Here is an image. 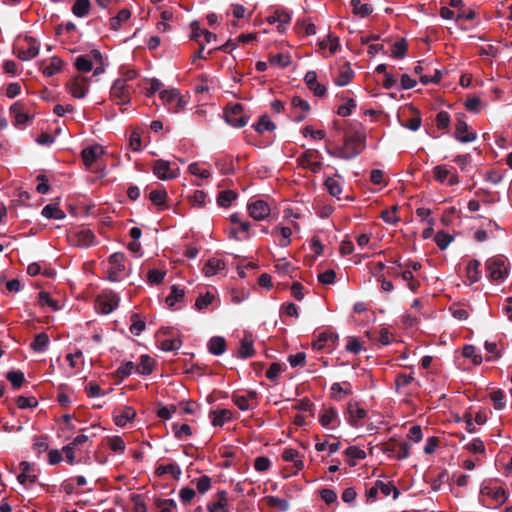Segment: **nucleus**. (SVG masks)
Returning a JSON list of instances; mask_svg holds the SVG:
<instances>
[{
    "mask_svg": "<svg viewBox=\"0 0 512 512\" xmlns=\"http://www.w3.org/2000/svg\"><path fill=\"white\" fill-rule=\"evenodd\" d=\"M365 145V137L361 133H354L345 137L344 144L334 150L326 148L327 153L335 158L345 160L358 156Z\"/></svg>",
    "mask_w": 512,
    "mask_h": 512,
    "instance_id": "nucleus-1",
    "label": "nucleus"
},
{
    "mask_svg": "<svg viewBox=\"0 0 512 512\" xmlns=\"http://www.w3.org/2000/svg\"><path fill=\"white\" fill-rule=\"evenodd\" d=\"M106 278L112 282H119L128 276V269L125 264V255L120 252L109 256L104 264Z\"/></svg>",
    "mask_w": 512,
    "mask_h": 512,
    "instance_id": "nucleus-2",
    "label": "nucleus"
},
{
    "mask_svg": "<svg viewBox=\"0 0 512 512\" xmlns=\"http://www.w3.org/2000/svg\"><path fill=\"white\" fill-rule=\"evenodd\" d=\"M480 494L484 501L488 500L490 506L500 507L509 497L508 492L501 486L492 482H485L482 484Z\"/></svg>",
    "mask_w": 512,
    "mask_h": 512,
    "instance_id": "nucleus-3",
    "label": "nucleus"
},
{
    "mask_svg": "<svg viewBox=\"0 0 512 512\" xmlns=\"http://www.w3.org/2000/svg\"><path fill=\"white\" fill-rule=\"evenodd\" d=\"M487 277L495 283L502 282L508 275V268L503 257H493L486 262Z\"/></svg>",
    "mask_w": 512,
    "mask_h": 512,
    "instance_id": "nucleus-4",
    "label": "nucleus"
},
{
    "mask_svg": "<svg viewBox=\"0 0 512 512\" xmlns=\"http://www.w3.org/2000/svg\"><path fill=\"white\" fill-rule=\"evenodd\" d=\"M368 417V412L357 402H349L347 404L345 418L346 421L354 428L363 427Z\"/></svg>",
    "mask_w": 512,
    "mask_h": 512,
    "instance_id": "nucleus-5",
    "label": "nucleus"
},
{
    "mask_svg": "<svg viewBox=\"0 0 512 512\" xmlns=\"http://www.w3.org/2000/svg\"><path fill=\"white\" fill-rule=\"evenodd\" d=\"M14 51L19 59L28 61L38 55L39 44L34 38L27 36L16 45Z\"/></svg>",
    "mask_w": 512,
    "mask_h": 512,
    "instance_id": "nucleus-6",
    "label": "nucleus"
},
{
    "mask_svg": "<svg viewBox=\"0 0 512 512\" xmlns=\"http://www.w3.org/2000/svg\"><path fill=\"white\" fill-rule=\"evenodd\" d=\"M119 302L120 297L115 292H103L96 299V310L105 315L109 314L119 306Z\"/></svg>",
    "mask_w": 512,
    "mask_h": 512,
    "instance_id": "nucleus-7",
    "label": "nucleus"
},
{
    "mask_svg": "<svg viewBox=\"0 0 512 512\" xmlns=\"http://www.w3.org/2000/svg\"><path fill=\"white\" fill-rule=\"evenodd\" d=\"M160 99L163 105L173 113L179 112L186 105V102L176 89L160 91Z\"/></svg>",
    "mask_w": 512,
    "mask_h": 512,
    "instance_id": "nucleus-8",
    "label": "nucleus"
},
{
    "mask_svg": "<svg viewBox=\"0 0 512 512\" xmlns=\"http://www.w3.org/2000/svg\"><path fill=\"white\" fill-rule=\"evenodd\" d=\"M131 87L124 80H115L111 89V99L118 105L128 104L131 100Z\"/></svg>",
    "mask_w": 512,
    "mask_h": 512,
    "instance_id": "nucleus-9",
    "label": "nucleus"
},
{
    "mask_svg": "<svg viewBox=\"0 0 512 512\" xmlns=\"http://www.w3.org/2000/svg\"><path fill=\"white\" fill-rule=\"evenodd\" d=\"M319 423L325 429L335 430L340 424L338 411L334 407H323L318 416Z\"/></svg>",
    "mask_w": 512,
    "mask_h": 512,
    "instance_id": "nucleus-10",
    "label": "nucleus"
},
{
    "mask_svg": "<svg viewBox=\"0 0 512 512\" xmlns=\"http://www.w3.org/2000/svg\"><path fill=\"white\" fill-rule=\"evenodd\" d=\"M153 173L160 180H170L179 176V168H173L169 161L158 159L153 164Z\"/></svg>",
    "mask_w": 512,
    "mask_h": 512,
    "instance_id": "nucleus-11",
    "label": "nucleus"
},
{
    "mask_svg": "<svg viewBox=\"0 0 512 512\" xmlns=\"http://www.w3.org/2000/svg\"><path fill=\"white\" fill-rule=\"evenodd\" d=\"M320 153L315 149L306 150L299 158L298 163L301 167L309 169L313 173H318L322 168V163L318 160Z\"/></svg>",
    "mask_w": 512,
    "mask_h": 512,
    "instance_id": "nucleus-12",
    "label": "nucleus"
},
{
    "mask_svg": "<svg viewBox=\"0 0 512 512\" xmlns=\"http://www.w3.org/2000/svg\"><path fill=\"white\" fill-rule=\"evenodd\" d=\"M310 111L309 103L299 96H294L290 104V117L296 121L301 122L306 119Z\"/></svg>",
    "mask_w": 512,
    "mask_h": 512,
    "instance_id": "nucleus-13",
    "label": "nucleus"
},
{
    "mask_svg": "<svg viewBox=\"0 0 512 512\" xmlns=\"http://www.w3.org/2000/svg\"><path fill=\"white\" fill-rule=\"evenodd\" d=\"M89 83L88 79L81 76H74L67 83V90L74 98H84L88 92Z\"/></svg>",
    "mask_w": 512,
    "mask_h": 512,
    "instance_id": "nucleus-14",
    "label": "nucleus"
},
{
    "mask_svg": "<svg viewBox=\"0 0 512 512\" xmlns=\"http://www.w3.org/2000/svg\"><path fill=\"white\" fill-rule=\"evenodd\" d=\"M338 336L331 332H322L312 343V348L320 352H329L334 348Z\"/></svg>",
    "mask_w": 512,
    "mask_h": 512,
    "instance_id": "nucleus-15",
    "label": "nucleus"
},
{
    "mask_svg": "<svg viewBox=\"0 0 512 512\" xmlns=\"http://www.w3.org/2000/svg\"><path fill=\"white\" fill-rule=\"evenodd\" d=\"M104 155L101 145H92L82 150L81 156L86 168L92 170L93 165Z\"/></svg>",
    "mask_w": 512,
    "mask_h": 512,
    "instance_id": "nucleus-16",
    "label": "nucleus"
},
{
    "mask_svg": "<svg viewBox=\"0 0 512 512\" xmlns=\"http://www.w3.org/2000/svg\"><path fill=\"white\" fill-rule=\"evenodd\" d=\"M433 175L440 183L448 181V185L450 186H454L459 183V178L454 172V169H450L446 165L435 166L433 169Z\"/></svg>",
    "mask_w": 512,
    "mask_h": 512,
    "instance_id": "nucleus-17",
    "label": "nucleus"
},
{
    "mask_svg": "<svg viewBox=\"0 0 512 512\" xmlns=\"http://www.w3.org/2000/svg\"><path fill=\"white\" fill-rule=\"evenodd\" d=\"M136 417V411L133 407L123 406L113 411L114 423L119 427H125Z\"/></svg>",
    "mask_w": 512,
    "mask_h": 512,
    "instance_id": "nucleus-18",
    "label": "nucleus"
},
{
    "mask_svg": "<svg viewBox=\"0 0 512 512\" xmlns=\"http://www.w3.org/2000/svg\"><path fill=\"white\" fill-rule=\"evenodd\" d=\"M247 209L249 215L257 221L265 219L270 214V207L263 200H255L249 203Z\"/></svg>",
    "mask_w": 512,
    "mask_h": 512,
    "instance_id": "nucleus-19",
    "label": "nucleus"
},
{
    "mask_svg": "<svg viewBox=\"0 0 512 512\" xmlns=\"http://www.w3.org/2000/svg\"><path fill=\"white\" fill-rule=\"evenodd\" d=\"M455 138L462 143H470L476 139V133L469 129L464 120L458 119L455 126Z\"/></svg>",
    "mask_w": 512,
    "mask_h": 512,
    "instance_id": "nucleus-20",
    "label": "nucleus"
},
{
    "mask_svg": "<svg viewBox=\"0 0 512 512\" xmlns=\"http://www.w3.org/2000/svg\"><path fill=\"white\" fill-rule=\"evenodd\" d=\"M243 108L240 104H236L226 112V121L234 127H243L247 124L248 119L242 115Z\"/></svg>",
    "mask_w": 512,
    "mask_h": 512,
    "instance_id": "nucleus-21",
    "label": "nucleus"
},
{
    "mask_svg": "<svg viewBox=\"0 0 512 512\" xmlns=\"http://www.w3.org/2000/svg\"><path fill=\"white\" fill-rule=\"evenodd\" d=\"M256 396V392L250 391L245 395L234 396L233 401L240 410L246 411L256 406Z\"/></svg>",
    "mask_w": 512,
    "mask_h": 512,
    "instance_id": "nucleus-22",
    "label": "nucleus"
},
{
    "mask_svg": "<svg viewBox=\"0 0 512 512\" xmlns=\"http://www.w3.org/2000/svg\"><path fill=\"white\" fill-rule=\"evenodd\" d=\"M307 87L315 96L322 97L326 93V87L317 81V74L314 71H308L304 77Z\"/></svg>",
    "mask_w": 512,
    "mask_h": 512,
    "instance_id": "nucleus-23",
    "label": "nucleus"
},
{
    "mask_svg": "<svg viewBox=\"0 0 512 512\" xmlns=\"http://www.w3.org/2000/svg\"><path fill=\"white\" fill-rule=\"evenodd\" d=\"M212 425L222 427L225 423L232 420L233 413L229 409L213 410L209 415Z\"/></svg>",
    "mask_w": 512,
    "mask_h": 512,
    "instance_id": "nucleus-24",
    "label": "nucleus"
},
{
    "mask_svg": "<svg viewBox=\"0 0 512 512\" xmlns=\"http://www.w3.org/2000/svg\"><path fill=\"white\" fill-rule=\"evenodd\" d=\"M225 269V262L220 258H210L203 266V273L206 277H212Z\"/></svg>",
    "mask_w": 512,
    "mask_h": 512,
    "instance_id": "nucleus-25",
    "label": "nucleus"
},
{
    "mask_svg": "<svg viewBox=\"0 0 512 512\" xmlns=\"http://www.w3.org/2000/svg\"><path fill=\"white\" fill-rule=\"evenodd\" d=\"M354 76V71L352 70L349 63H344L340 66L339 74L335 78V84L338 86H345L350 83Z\"/></svg>",
    "mask_w": 512,
    "mask_h": 512,
    "instance_id": "nucleus-26",
    "label": "nucleus"
},
{
    "mask_svg": "<svg viewBox=\"0 0 512 512\" xmlns=\"http://www.w3.org/2000/svg\"><path fill=\"white\" fill-rule=\"evenodd\" d=\"M185 297L184 289L179 288L176 285L171 287L170 294L166 297L165 303L170 309H175L176 304L183 301Z\"/></svg>",
    "mask_w": 512,
    "mask_h": 512,
    "instance_id": "nucleus-27",
    "label": "nucleus"
},
{
    "mask_svg": "<svg viewBox=\"0 0 512 512\" xmlns=\"http://www.w3.org/2000/svg\"><path fill=\"white\" fill-rule=\"evenodd\" d=\"M131 17V11L127 8L121 9L115 17L110 19V28L114 31L121 29L124 23H126Z\"/></svg>",
    "mask_w": 512,
    "mask_h": 512,
    "instance_id": "nucleus-28",
    "label": "nucleus"
},
{
    "mask_svg": "<svg viewBox=\"0 0 512 512\" xmlns=\"http://www.w3.org/2000/svg\"><path fill=\"white\" fill-rule=\"evenodd\" d=\"M207 510L209 512H228L227 493L225 491H219L217 493V501L209 503Z\"/></svg>",
    "mask_w": 512,
    "mask_h": 512,
    "instance_id": "nucleus-29",
    "label": "nucleus"
},
{
    "mask_svg": "<svg viewBox=\"0 0 512 512\" xmlns=\"http://www.w3.org/2000/svg\"><path fill=\"white\" fill-rule=\"evenodd\" d=\"M10 113L17 125H25L30 119L29 115L24 112L23 105L20 102H16L10 107Z\"/></svg>",
    "mask_w": 512,
    "mask_h": 512,
    "instance_id": "nucleus-30",
    "label": "nucleus"
},
{
    "mask_svg": "<svg viewBox=\"0 0 512 512\" xmlns=\"http://www.w3.org/2000/svg\"><path fill=\"white\" fill-rule=\"evenodd\" d=\"M395 274L402 278L412 292H416L418 290L420 282L415 279L414 274L410 269H402L399 272L395 271Z\"/></svg>",
    "mask_w": 512,
    "mask_h": 512,
    "instance_id": "nucleus-31",
    "label": "nucleus"
},
{
    "mask_svg": "<svg viewBox=\"0 0 512 512\" xmlns=\"http://www.w3.org/2000/svg\"><path fill=\"white\" fill-rule=\"evenodd\" d=\"M216 300V295L210 291L201 294L195 301V309L199 312L206 310Z\"/></svg>",
    "mask_w": 512,
    "mask_h": 512,
    "instance_id": "nucleus-32",
    "label": "nucleus"
},
{
    "mask_svg": "<svg viewBox=\"0 0 512 512\" xmlns=\"http://www.w3.org/2000/svg\"><path fill=\"white\" fill-rule=\"evenodd\" d=\"M20 469L21 473L18 475L17 479L21 484H25L26 482L35 483L36 482V475L31 474L30 471L32 469V466L30 463L23 461L20 463Z\"/></svg>",
    "mask_w": 512,
    "mask_h": 512,
    "instance_id": "nucleus-33",
    "label": "nucleus"
},
{
    "mask_svg": "<svg viewBox=\"0 0 512 512\" xmlns=\"http://www.w3.org/2000/svg\"><path fill=\"white\" fill-rule=\"evenodd\" d=\"M282 459L286 462H293L295 468L299 471L304 467L303 461L299 458V453L296 449L287 448L282 453Z\"/></svg>",
    "mask_w": 512,
    "mask_h": 512,
    "instance_id": "nucleus-34",
    "label": "nucleus"
},
{
    "mask_svg": "<svg viewBox=\"0 0 512 512\" xmlns=\"http://www.w3.org/2000/svg\"><path fill=\"white\" fill-rule=\"evenodd\" d=\"M321 50L324 52L328 50L329 56L334 55L340 47L338 37H334L332 35H327V38L320 41L319 43Z\"/></svg>",
    "mask_w": 512,
    "mask_h": 512,
    "instance_id": "nucleus-35",
    "label": "nucleus"
},
{
    "mask_svg": "<svg viewBox=\"0 0 512 512\" xmlns=\"http://www.w3.org/2000/svg\"><path fill=\"white\" fill-rule=\"evenodd\" d=\"M339 176L335 175L333 177H328L325 180V187L329 194L333 197L339 198L340 194L342 193V185L340 180L338 179Z\"/></svg>",
    "mask_w": 512,
    "mask_h": 512,
    "instance_id": "nucleus-36",
    "label": "nucleus"
},
{
    "mask_svg": "<svg viewBox=\"0 0 512 512\" xmlns=\"http://www.w3.org/2000/svg\"><path fill=\"white\" fill-rule=\"evenodd\" d=\"M350 6L353 13L360 17L368 16L373 11V8L370 4L362 3L360 0H351Z\"/></svg>",
    "mask_w": 512,
    "mask_h": 512,
    "instance_id": "nucleus-37",
    "label": "nucleus"
},
{
    "mask_svg": "<svg viewBox=\"0 0 512 512\" xmlns=\"http://www.w3.org/2000/svg\"><path fill=\"white\" fill-rule=\"evenodd\" d=\"M209 351L214 355H221L225 352L226 341L223 337H212L208 343Z\"/></svg>",
    "mask_w": 512,
    "mask_h": 512,
    "instance_id": "nucleus-38",
    "label": "nucleus"
},
{
    "mask_svg": "<svg viewBox=\"0 0 512 512\" xmlns=\"http://www.w3.org/2000/svg\"><path fill=\"white\" fill-rule=\"evenodd\" d=\"M62 66L63 61L59 57H52L50 63L42 69V73L46 77H52L61 71Z\"/></svg>",
    "mask_w": 512,
    "mask_h": 512,
    "instance_id": "nucleus-39",
    "label": "nucleus"
},
{
    "mask_svg": "<svg viewBox=\"0 0 512 512\" xmlns=\"http://www.w3.org/2000/svg\"><path fill=\"white\" fill-rule=\"evenodd\" d=\"M180 467L175 463H170L167 465H160L156 468V474L158 476L169 474L173 478L178 479L181 475Z\"/></svg>",
    "mask_w": 512,
    "mask_h": 512,
    "instance_id": "nucleus-40",
    "label": "nucleus"
},
{
    "mask_svg": "<svg viewBox=\"0 0 512 512\" xmlns=\"http://www.w3.org/2000/svg\"><path fill=\"white\" fill-rule=\"evenodd\" d=\"M42 215L47 219L60 220L65 217V213L57 204H48L42 209Z\"/></svg>",
    "mask_w": 512,
    "mask_h": 512,
    "instance_id": "nucleus-41",
    "label": "nucleus"
},
{
    "mask_svg": "<svg viewBox=\"0 0 512 512\" xmlns=\"http://www.w3.org/2000/svg\"><path fill=\"white\" fill-rule=\"evenodd\" d=\"M345 455L349 458V465H356L357 460H362L366 457V453L364 450L357 446H349L345 450Z\"/></svg>",
    "mask_w": 512,
    "mask_h": 512,
    "instance_id": "nucleus-42",
    "label": "nucleus"
},
{
    "mask_svg": "<svg viewBox=\"0 0 512 512\" xmlns=\"http://www.w3.org/2000/svg\"><path fill=\"white\" fill-rule=\"evenodd\" d=\"M77 243L84 247L92 246L95 244V235L89 229H82L77 233Z\"/></svg>",
    "mask_w": 512,
    "mask_h": 512,
    "instance_id": "nucleus-43",
    "label": "nucleus"
},
{
    "mask_svg": "<svg viewBox=\"0 0 512 512\" xmlns=\"http://www.w3.org/2000/svg\"><path fill=\"white\" fill-rule=\"evenodd\" d=\"M153 371V360L148 355H142L140 362L136 365V373L141 375H149Z\"/></svg>",
    "mask_w": 512,
    "mask_h": 512,
    "instance_id": "nucleus-44",
    "label": "nucleus"
},
{
    "mask_svg": "<svg viewBox=\"0 0 512 512\" xmlns=\"http://www.w3.org/2000/svg\"><path fill=\"white\" fill-rule=\"evenodd\" d=\"M239 357L246 359L254 355L253 340L246 336L241 341L240 348L238 350Z\"/></svg>",
    "mask_w": 512,
    "mask_h": 512,
    "instance_id": "nucleus-45",
    "label": "nucleus"
},
{
    "mask_svg": "<svg viewBox=\"0 0 512 512\" xmlns=\"http://www.w3.org/2000/svg\"><path fill=\"white\" fill-rule=\"evenodd\" d=\"M265 502L270 508L277 509L278 511L284 512L289 508V502L279 497L267 496L265 497Z\"/></svg>",
    "mask_w": 512,
    "mask_h": 512,
    "instance_id": "nucleus-46",
    "label": "nucleus"
},
{
    "mask_svg": "<svg viewBox=\"0 0 512 512\" xmlns=\"http://www.w3.org/2000/svg\"><path fill=\"white\" fill-rule=\"evenodd\" d=\"M49 337L46 333L37 334L31 343V348L36 352H44L49 344Z\"/></svg>",
    "mask_w": 512,
    "mask_h": 512,
    "instance_id": "nucleus-47",
    "label": "nucleus"
},
{
    "mask_svg": "<svg viewBox=\"0 0 512 512\" xmlns=\"http://www.w3.org/2000/svg\"><path fill=\"white\" fill-rule=\"evenodd\" d=\"M90 1L89 0H76L72 12L75 16L83 18L89 14Z\"/></svg>",
    "mask_w": 512,
    "mask_h": 512,
    "instance_id": "nucleus-48",
    "label": "nucleus"
},
{
    "mask_svg": "<svg viewBox=\"0 0 512 512\" xmlns=\"http://www.w3.org/2000/svg\"><path fill=\"white\" fill-rule=\"evenodd\" d=\"M76 69L80 72H90L93 69V63L90 57L86 55H80L75 59L74 63Z\"/></svg>",
    "mask_w": 512,
    "mask_h": 512,
    "instance_id": "nucleus-49",
    "label": "nucleus"
},
{
    "mask_svg": "<svg viewBox=\"0 0 512 512\" xmlns=\"http://www.w3.org/2000/svg\"><path fill=\"white\" fill-rule=\"evenodd\" d=\"M280 234L279 245L287 247L291 243L292 230L290 227H277L273 230V234Z\"/></svg>",
    "mask_w": 512,
    "mask_h": 512,
    "instance_id": "nucleus-50",
    "label": "nucleus"
},
{
    "mask_svg": "<svg viewBox=\"0 0 512 512\" xmlns=\"http://www.w3.org/2000/svg\"><path fill=\"white\" fill-rule=\"evenodd\" d=\"M274 268H275V271L280 276L291 275L292 272L294 271L293 265L290 262H288L286 259H284V258L283 259H278L275 262Z\"/></svg>",
    "mask_w": 512,
    "mask_h": 512,
    "instance_id": "nucleus-51",
    "label": "nucleus"
},
{
    "mask_svg": "<svg viewBox=\"0 0 512 512\" xmlns=\"http://www.w3.org/2000/svg\"><path fill=\"white\" fill-rule=\"evenodd\" d=\"M66 360L69 362L70 367L74 372H78L83 364V353L78 350L75 353H70L66 356Z\"/></svg>",
    "mask_w": 512,
    "mask_h": 512,
    "instance_id": "nucleus-52",
    "label": "nucleus"
},
{
    "mask_svg": "<svg viewBox=\"0 0 512 512\" xmlns=\"http://www.w3.org/2000/svg\"><path fill=\"white\" fill-rule=\"evenodd\" d=\"M490 399L497 410H502L506 405V397L503 391L494 390L490 393Z\"/></svg>",
    "mask_w": 512,
    "mask_h": 512,
    "instance_id": "nucleus-53",
    "label": "nucleus"
},
{
    "mask_svg": "<svg viewBox=\"0 0 512 512\" xmlns=\"http://www.w3.org/2000/svg\"><path fill=\"white\" fill-rule=\"evenodd\" d=\"M269 62L272 66L285 68L291 63V59L288 54L278 53L272 55L269 58Z\"/></svg>",
    "mask_w": 512,
    "mask_h": 512,
    "instance_id": "nucleus-54",
    "label": "nucleus"
},
{
    "mask_svg": "<svg viewBox=\"0 0 512 512\" xmlns=\"http://www.w3.org/2000/svg\"><path fill=\"white\" fill-rule=\"evenodd\" d=\"M237 197V193L232 190H224L220 192L217 202L221 207H229L233 200Z\"/></svg>",
    "mask_w": 512,
    "mask_h": 512,
    "instance_id": "nucleus-55",
    "label": "nucleus"
},
{
    "mask_svg": "<svg viewBox=\"0 0 512 512\" xmlns=\"http://www.w3.org/2000/svg\"><path fill=\"white\" fill-rule=\"evenodd\" d=\"M398 206L394 205L390 209L383 210L381 212V218L388 224H396L400 221L397 216Z\"/></svg>",
    "mask_w": 512,
    "mask_h": 512,
    "instance_id": "nucleus-56",
    "label": "nucleus"
},
{
    "mask_svg": "<svg viewBox=\"0 0 512 512\" xmlns=\"http://www.w3.org/2000/svg\"><path fill=\"white\" fill-rule=\"evenodd\" d=\"M255 130L259 133H264L266 131H272L275 129L274 123L270 120L267 115H263L259 121L254 125Z\"/></svg>",
    "mask_w": 512,
    "mask_h": 512,
    "instance_id": "nucleus-57",
    "label": "nucleus"
},
{
    "mask_svg": "<svg viewBox=\"0 0 512 512\" xmlns=\"http://www.w3.org/2000/svg\"><path fill=\"white\" fill-rule=\"evenodd\" d=\"M172 431L174 436L177 439H182L183 437H189L192 435L191 427L188 424H173Z\"/></svg>",
    "mask_w": 512,
    "mask_h": 512,
    "instance_id": "nucleus-58",
    "label": "nucleus"
},
{
    "mask_svg": "<svg viewBox=\"0 0 512 512\" xmlns=\"http://www.w3.org/2000/svg\"><path fill=\"white\" fill-rule=\"evenodd\" d=\"M278 26L277 30L283 33L286 30V26L291 21V14L284 10H277Z\"/></svg>",
    "mask_w": 512,
    "mask_h": 512,
    "instance_id": "nucleus-59",
    "label": "nucleus"
},
{
    "mask_svg": "<svg viewBox=\"0 0 512 512\" xmlns=\"http://www.w3.org/2000/svg\"><path fill=\"white\" fill-rule=\"evenodd\" d=\"M149 198L154 205L162 206L165 204L167 192L164 189L153 190L150 192Z\"/></svg>",
    "mask_w": 512,
    "mask_h": 512,
    "instance_id": "nucleus-60",
    "label": "nucleus"
},
{
    "mask_svg": "<svg viewBox=\"0 0 512 512\" xmlns=\"http://www.w3.org/2000/svg\"><path fill=\"white\" fill-rule=\"evenodd\" d=\"M189 172L202 179H208L211 173L208 169L202 168L199 163H191L188 167Z\"/></svg>",
    "mask_w": 512,
    "mask_h": 512,
    "instance_id": "nucleus-61",
    "label": "nucleus"
},
{
    "mask_svg": "<svg viewBox=\"0 0 512 512\" xmlns=\"http://www.w3.org/2000/svg\"><path fill=\"white\" fill-rule=\"evenodd\" d=\"M182 342L178 338L164 339L160 342V347L163 351H177L180 349Z\"/></svg>",
    "mask_w": 512,
    "mask_h": 512,
    "instance_id": "nucleus-62",
    "label": "nucleus"
},
{
    "mask_svg": "<svg viewBox=\"0 0 512 512\" xmlns=\"http://www.w3.org/2000/svg\"><path fill=\"white\" fill-rule=\"evenodd\" d=\"M435 243L437 244V246L441 249V250H444L446 249L449 244L452 242L453 240V237L450 236L448 233L446 232H443V231H440V232H437V234L435 235Z\"/></svg>",
    "mask_w": 512,
    "mask_h": 512,
    "instance_id": "nucleus-63",
    "label": "nucleus"
},
{
    "mask_svg": "<svg viewBox=\"0 0 512 512\" xmlns=\"http://www.w3.org/2000/svg\"><path fill=\"white\" fill-rule=\"evenodd\" d=\"M156 504L160 512H174L177 507L173 499H160Z\"/></svg>",
    "mask_w": 512,
    "mask_h": 512,
    "instance_id": "nucleus-64",
    "label": "nucleus"
}]
</instances>
